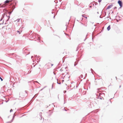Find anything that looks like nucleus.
<instances>
[{
    "label": "nucleus",
    "mask_w": 123,
    "mask_h": 123,
    "mask_svg": "<svg viewBox=\"0 0 123 123\" xmlns=\"http://www.w3.org/2000/svg\"><path fill=\"white\" fill-rule=\"evenodd\" d=\"M98 0V2H100L102 0Z\"/></svg>",
    "instance_id": "8"
},
{
    "label": "nucleus",
    "mask_w": 123,
    "mask_h": 123,
    "mask_svg": "<svg viewBox=\"0 0 123 123\" xmlns=\"http://www.w3.org/2000/svg\"><path fill=\"white\" fill-rule=\"evenodd\" d=\"M0 79L1 80V81H2L3 80V79L0 77Z\"/></svg>",
    "instance_id": "7"
},
{
    "label": "nucleus",
    "mask_w": 123,
    "mask_h": 123,
    "mask_svg": "<svg viewBox=\"0 0 123 123\" xmlns=\"http://www.w3.org/2000/svg\"><path fill=\"white\" fill-rule=\"evenodd\" d=\"M9 2H11V1H10V0H6L5 2L4 3H5V4L6 3H9Z\"/></svg>",
    "instance_id": "3"
},
{
    "label": "nucleus",
    "mask_w": 123,
    "mask_h": 123,
    "mask_svg": "<svg viewBox=\"0 0 123 123\" xmlns=\"http://www.w3.org/2000/svg\"><path fill=\"white\" fill-rule=\"evenodd\" d=\"M62 81H64V80H62Z\"/></svg>",
    "instance_id": "14"
},
{
    "label": "nucleus",
    "mask_w": 123,
    "mask_h": 123,
    "mask_svg": "<svg viewBox=\"0 0 123 123\" xmlns=\"http://www.w3.org/2000/svg\"><path fill=\"white\" fill-rule=\"evenodd\" d=\"M18 32H19V31H18ZM19 34H20V33H19Z\"/></svg>",
    "instance_id": "11"
},
{
    "label": "nucleus",
    "mask_w": 123,
    "mask_h": 123,
    "mask_svg": "<svg viewBox=\"0 0 123 123\" xmlns=\"http://www.w3.org/2000/svg\"><path fill=\"white\" fill-rule=\"evenodd\" d=\"M64 92H64V93H65V92L66 91H64Z\"/></svg>",
    "instance_id": "12"
},
{
    "label": "nucleus",
    "mask_w": 123,
    "mask_h": 123,
    "mask_svg": "<svg viewBox=\"0 0 123 123\" xmlns=\"http://www.w3.org/2000/svg\"><path fill=\"white\" fill-rule=\"evenodd\" d=\"M113 6V5H111L109 6L106 9H109L111 7H112Z\"/></svg>",
    "instance_id": "2"
},
{
    "label": "nucleus",
    "mask_w": 123,
    "mask_h": 123,
    "mask_svg": "<svg viewBox=\"0 0 123 123\" xmlns=\"http://www.w3.org/2000/svg\"><path fill=\"white\" fill-rule=\"evenodd\" d=\"M117 9V7L116 6L115 7H114L113 8V9L114 10H115V9Z\"/></svg>",
    "instance_id": "6"
},
{
    "label": "nucleus",
    "mask_w": 123,
    "mask_h": 123,
    "mask_svg": "<svg viewBox=\"0 0 123 123\" xmlns=\"http://www.w3.org/2000/svg\"><path fill=\"white\" fill-rule=\"evenodd\" d=\"M111 29L110 25H109L107 27V29L108 30H109Z\"/></svg>",
    "instance_id": "4"
},
{
    "label": "nucleus",
    "mask_w": 123,
    "mask_h": 123,
    "mask_svg": "<svg viewBox=\"0 0 123 123\" xmlns=\"http://www.w3.org/2000/svg\"><path fill=\"white\" fill-rule=\"evenodd\" d=\"M118 3L119 5L120 8L122 7L123 6V3L121 1L119 0L118 1Z\"/></svg>",
    "instance_id": "1"
},
{
    "label": "nucleus",
    "mask_w": 123,
    "mask_h": 123,
    "mask_svg": "<svg viewBox=\"0 0 123 123\" xmlns=\"http://www.w3.org/2000/svg\"><path fill=\"white\" fill-rule=\"evenodd\" d=\"M13 111V110L12 109H11L10 111V112H11L12 111Z\"/></svg>",
    "instance_id": "9"
},
{
    "label": "nucleus",
    "mask_w": 123,
    "mask_h": 123,
    "mask_svg": "<svg viewBox=\"0 0 123 123\" xmlns=\"http://www.w3.org/2000/svg\"><path fill=\"white\" fill-rule=\"evenodd\" d=\"M9 18H8V19L7 20L9 19V18L10 16H9Z\"/></svg>",
    "instance_id": "10"
},
{
    "label": "nucleus",
    "mask_w": 123,
    "mask_h": 123,
    "mask_svg": "<svg viewBox=\"0 0 123 123\" xmlns=\"http://www.w3.org/2000/svg\"><path fill=\"white\" fill-rule=\"evenodd\" d=\"M52 65V66L53 65V64H52V65Z\"/></svg>",
    "instance_id": "13"
},
{
    "label": "nucleus",
    "mask_w": 123,
    "mask_h": 123,
    "mask_svg": "<svg viewBox=\"0 0 123 123\" xmlns=\"http://www.w3.org/2000/svg\"><path fill=\"white\" fill-rule=\"evenodd\" d=\"M82 16L83 17H84L85 18H86V19L87 18V17H85L84 15H82Z\"/></svg>",
    "instance_id": "5"
}]
</instances>
